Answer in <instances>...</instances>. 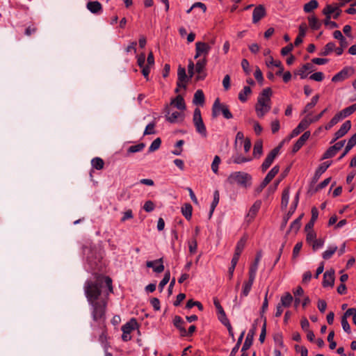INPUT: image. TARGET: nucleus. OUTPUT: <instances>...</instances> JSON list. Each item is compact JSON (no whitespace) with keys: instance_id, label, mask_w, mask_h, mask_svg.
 <instances>
[{"instance_id":"obj_1","label":"nucleus","mask_w":356,"mask_h":356,"mask_svg":"<svg viewBox=\"0 0 356 356\" xmlns=\"http://www.w3.org/2000/svg\"><path fill=\"white\" fill-rule=\"evenodd\" d=\"M84 292L94 322L91 327L93 330H99V341L104 344L106 341L105 322L107 298L109 293L113 292L112 280L109 277L99 276L95 280H88L84 284Z\"/></svg>"},{"instance_id":"obj_2","label":"nucleus","mask_w":356,"mask_h":356,"mask_svg":"<svg viewBox=\"0 0 356 356\" xmlns=\"http://www.w3.org/2000/svg\"><path fill=\"white\" fill-rule=\"evenodd\" d=\"M252 177L250 175L244 172H235L232 173L227 178V181L230 184H238L243 187H248L250 185Z\"/></svg>"},{"instance_id":"obj_3","label":"nucleus","mask_w":356,"mask_h":356,"mask_svg":"<svg viewBox=\"0 0 356 356\" xmlns=\"http://www.w3.org/2000/svg\"><path fill=\"white\" fill-rule=\"evenodd\" d=\"M167 120L171 122H176L178 114V95L167 105L164 111Z\"/></svg>"},{"instance_id":"obj_4","label":"nucleus","mask_w":356,"mask_h":356,"mask_svg":"<svg viewBox=\"0 0 356 356\" xmlns=\"http://www.w3.org/2000/svg\"><path fill=\"white\" fill-rule=\"evenodd\" d=\"M220 113H222L225 118L231 119L233 118L232 113L227 105L222 104L220 102L219 99H216L212 107V115L216 118Z\"/></svg>"},{"instance_id":"obj_5","label":"nucleus","mask_w":356,"mask_h":356,"mask_svg":"<svg viewBox=\"0 0 356 356\" xmlns=\"http://www.w3.org/2000/svg\"><path fill=\"white\" fill-rule=\"evenodd\" d=\"M272 90L270 88H266L263 90L257 98V103L256 104L255 108H266L270 109V96Z\"/></svg>"},{"instance_id":"obj_6","label":"nucleus","mask_w":356,"mask_h":356,"mask_svg":"<svg viewBox=\"0 0 356 356\" xmlns=\"http://www.w3.org/2000/svg\"><path fill=\"white\" fill-rule=\"evenodd\" d=\"M193 121L195 127L196 131L203 137H207V132L206 127L203 122L201 111L199 108H195L193 113Z\"/></svg>"},{"instance_id":"obj_7","label":"nucleus","mask_w":356,"mask_h":356,"mask_svg":"<svg viewBox=\"0 0 356 356\" xmlns=\"http://www.w3.org/2000/svg\"><path fill=\"white\" fill-rule=\"evenodd\" d=\"M279 170V166L275 165L268 172L266 177L264 179V180L259 185V186L257 188V193H261L263 191V189L270 182V181L278 173Z\"/></svg>"},{"instance_id":"obj_8","label":"nucleus","mask_w":356,"mask_h":356,"mask_svg":"<svg viewBox=\"0 0 356 356\" xmlns=\"http://www.w3.org/2000/svg\"><path fill=\"white\" fill-rule=\"evenodd\" d=\"M258 319L255 320L254 324L252 325V328L249 330L246 336L245 342L242 346L243 350H248L252 345L254 336L256 333L257 325L258 323Z\"/></svg>"},{"instance_id":"obj_9","label":"nucleus","mask_w":356,"mask_h":356,"mask_svg":"<svg viewBox=\"0 0 356 356\" xmlns=\"http://www.w3.org/2000/svg\"><path fill=\"white\" fill-rule=\"evenodd\" d=\"M280 152V147H275L272 149L270 153L267 155L266 159L261 165V170L265 172L273 163L274 159L278 155Z\"/></svg>"},{"instance_id":"obj_10","label":"nucleus","mask_w":356,"mask_h":356,"mask_svg":"<svg viewBox=\"0 0 356 356\" xmlns=\"http://www.w3.org/2000/svg\"><path fill=\"white\" fill-rule=\"evenodd\" d=\"M353 72V69L350 67H346L339 72L336 74L332 79L333 82H339L349 77Z\"/></svg>"},{"instance_id":"obj_11","label":"nucleus","mask_w":356,"mask_h":356,"mask_svg":"<svg viewBox=\"0 0 356 356\" xmlns=\"http://www.w3.org/2000/svg\"><path fill=\"white\" fill-rule=\"evenodd\" d=\"M299 194H300L299 192H298L296 193V196L294 197L293 204L291 206L290 210L289 211V212L286 214V216L284 217L283 222H282V223L281 225V229H283L286 227V224L288 222L289 219L291 218V216L293 215V213L295 212V211L296 209V207H297L298 202H299Z\"/></svg>"},{"instance_id":"obj_12","label":"nucleus","mask_w":356,"mask_h":356,"mask_svg":"<svg viewBox=\"0 0 356 356\" xmlns=\"http://www.w3.org/2000/svg\"><path fill=\"white\" fill-rule=\"evenodd\" d=\"M266 15L265 8L263 5L257 6L252 13V22L256 24L259 22Z\"/></svg>"},{"instance_id":"obj_13","label":"nucleus","mask_w":356,"mask_h":356,"mask_svg":"<svg viewBox=\"0 0 356 356\" xmlns=\"http://www.w3.org/2000/svg\"><path fill=\"white\" fill-rule=\"evenodd\" d=\"M334 284V270H327L323 275V286L332 287Z\"/></svg>"},{"instance_id":"obj_14","label":"nucleus","mask_w":356,"mask_h":356,"mask_svg":"<svg viewBox=\"0 0 356 356\" xmlns=\"http://www.w3.org/2000/svg\"><path fill=\"white\" fill-rule=\"evenodd\" d=\"M331 163L332 161H325L320 165L315 172L314 176L312 179V183H316L319 179L321 175L327 170Z\"/></svg>"},{"instance_id":"obj_15","label":"nucleus","mask_w":356,"mask_h":356,"mask_svg":"<svg viewBox=\"0 0 356 356\" xmlns=\"http://www.w3.org/2000/svg\"><path fill=\"white\" fill-rule=\"evenodd\" d=\"M146 266L148 268H152L154 272L158 273L163 272L164 270L162 259L147 261Z\"/></svg>"},{"instance_id":"obj_16","label":"nucleus","mask_w":356,"mask_h":356,"mask_svg":"<svg viewBox=\"0 0 356 356\" xmlns=\"http://www.w3.org/2000/svg\"><path fill=\"white\" fill-rule=\"evenodd\" d=\"M310 136V131H305L296 141L293 147V152H297L305 144V143L308 140Z\"/></svg>"},{"instance_id":"obj_17","label":"nucleus","mask_w":356,"mask_h":356,"mask_svg":"<svg viewBox=\"0 0 356 356\" xmlns=\"http://www.w3.org/2000/svg\"><path fill=\"white\" fill-rule=\"evenodd\" d=\"M185 322L179 317V335L182 337L191 336L196 330V327L193 325H191L188 330H186L184 326Z\"/></svg>"},{"instance_id":"obj_18","label":"nucleus","mask_w":356,"mask_h":356,"mask_svg":"<svg viewBox=\"0 0 356 356\" xmlns=\"http://www.w3.org/2000/svg\"><path fill=\"white\" fill-rule=\"evenodd\" d=\"M86 8L93 14L99 15L102 13V5L97 1H88Z\"/></svg>"},{"instance_id":"obj_19","label":"nucleus","mask_w":356,"mask_h":356,"mask_svg":"<svg viewBox=\"0 0 356 356\" xmlns=\"http://www.w3.org/2000/svg\"><path fill=\"white\" fill-rule=\"evenodd\" d=\"M256 275L254 274V270L252 271V273H249V280L248 282H245L243 285V291L241 295L243 296H247L252 288V286L253 284V282L254 281Z\"/></svg>"},{"instance_id":"obj_20","label":"nucleus","mask_w":356,"mask_h":356,"mask_svg":"<svg viewBox=\"0 0 356 356\" xmlns=\"http://www.w3.org/2000/svg\"><path fill=\"white\" fill-rule=\"evenodd\" d=\"M195 46H196L195 58H197L202 54H204L205 55H207L209 54V51L210 50V47L207 43L202 42H196Z\"/></svg>"},{"instance_id":"obj_21","label":"nucleus","mask_w":356,"mask_h":356,"mask_svg":"<svg viewBox=\"0 0 356 356\" xmlns=\"http://www.w3.org/2000/svg\"><path fill=\"white\" fill-rule=\"evenodd\" d=\"M310 122L309 121L308 118H305L303 120L300 121L299 124L292 131V135L293 136H298L300 132L305 130L309 125Z\"/></svg>"},{"instance_id":"obj_22","label":"nucleus","mask_w":356,"mask_h":356,"mask_svg":"<svg viewBox=\"0 0 356 356\" xmlns=\"http://www.w3.org/2000/svg\"><path fill=\"white\" fill-rule=\"evenodd\" d=\"M314 70V66L312 63H305L300 69L295 72L296 74L300 75L301 79H305L307 76V71L312 72Z\"/></svg>"},{"instance_id":"obj_23","label":"nucleus","mask_w":356,"mask_h":356,"mask_svg":"<svg viewBox=\"0 0 356 356\" xmlns=\"http://www.w3.org/2000/svg\"><path fill=\"white\" fill-rule=\"evenodd\" d=\"M138 323L135 318H131L129 322L122 325V331L125 334H130L134 330L138 328Z\"/></svg>"},{"instance_id":"obj_24","label":"nucleus","mask_w":356,"mask_h":356,"mask_svg":"<svg viewBox=\"0 0 356 356\" xmlns=\"http://www.w3.org/2000/svg\"><path fill=\"white\" fill-rule=\"evenodd\" d=\"M351 128V122L350 120L346 121L340 127V129L335 133L336 138H340L344 136Z\"/></svg>"},{"instance_id":"obj_25","label":"nucleus","mask_w":356,"mask_h":356,"mask_svg":"<svg viewBox=\"0 0 356 356\" xmlns=\"http://www.w3.org/2000/svg\"><path fill=\"white\" fill-rule=\"evenodd\" d=\"M318 211L316 207H313L312 209V218L309 222L305 225V231L312 229L314 227V222L318 218Z\"/></svg>"},{"instance_id":"obj_26","label":"nucleus","mask_w":356,"mask_h":356,"mask_svg":"<svg viewBox=\"0 0 356 356\" xmlns=\"http://www.w3.org/2000/svg\"><path fill=\"white\" fill-rule=\"evenodd\" d=\"M309 27L314 30H318L321 26V21L314 15H311L307 17Z\"/></svg>"},{"instance_id":"obj_27","label":"nucleus","mask_w":356,"mask_h":356,"mask_svg":"<svg viewBox=\"0 0 356 356\" xmlns=\"http://www.w3.org/2000/svg\"><path fill=\"white\" fill-rule=\"evenodd\" d=\"M204 95L202 90H197L195 94L193 102L195 105L202 106L204 103Z\"/></svg>"},{"instance_id":"obj_28","label":"nucleus","mask_w":356,"mask_h":356,"mask_svg":"<svg viewBox=\"0 0 356 356\" xmlns=\"http://www.w3.org/2000/svg\"><path fill=\"white\" fill-rule=\"evenodd\" d=\"M207 60L205 58L200 59L197 60L196 65H195V70L196 72L199 74L198 79H203L204 78V75H202V73L204 70V68L206 65Z\"/></svg>"},{"instance_id":"obj_29","label":"nucleus","mask_w":356,"mask_h":356,"mask_svg":"<svg viewBox=\"0 0 356 356\" xmlns=\"http://www.w3.org/2000/svg\"><path fill=\"white\" fill-rule=\"evenodd\" d=\"M355 145H356V137H353L352 136L351 138L348 140V143L345 147L343 152L338 158V160L342 159Z\"/></svg>"},{"instance_id":"obj_30","label":"nucleus","mask_w":356,"mask_h":356,"mask_svg":"<svg viewBox=\"0 0 356 356\" xmlns=\"http://www.w3.org/2000/svg\"><path fill=\"white\" fill-rule=\"evenodd\" d=\"M293 300V298L291 294L286 292L284 296L281 297L280 304L284 307H289Z\"/></svg>"},{"instance_id":"obj_31","label":"nucleus","mask_w":356,"mask_h":356,"mask_svg":"<svg viewBox=\"0 0 356 356\" xmlns=\"http://www.w3.org/2000/svg\"><path fill=\"white\" fill-rule=\"evenodd\" d=\"M252 93V90L249 86H245L238 93V99L241 102H245L248 99L247 97Z\"/></svg>"},{"instance_id":"obj_32","label":"nucleus","mask_w":356,"mask_h":356,"mask_svg":"<svg viewBox=\"0 0 356 356\" xmlns=\"http://www.w3.org/2000/svg\"><path fill=\"white\" fill-rule=\"evenodd\" d=\"M263 153L262 140H258L255 142L253 149V155L254 157H259Z\"/></svg>"},{"instance_id":"obj_33","label":"nucleus","mask_w":356,"mask_h":356,"mask_svg":"<svg viewBox=\"0 0 356 356\" xmlns=\"http://www.w3.org/2000/svg\"><path fill=\"white\" fill-rule=\"evenodd\" d=\"M355 111H356V103L347 107V108H345L344 109L339 111V113L341 114L342 119H343V118L349 116L350 115H351Z\"/></svg>"},{"instance_id":"obj_34","label":"nucleus","mask_w":356,"mask_h":356,"mask_svg":"<svg viewBox=\"0 0 356 356\" xmlns=\"http://www.w3.org/2000/svg\"><path fill=\"white\" fill-rule=\"evenodd\" d=\"M193 207L191 204L186 203L181 207V213L183 216L187 219L190 220L192 216Z\"/></svg>"},{"instance_id":"obj_35","label":"nucleus","mask_w":356,"mask_h":356,"mask_svg":"<svg viewBox=\"0 0 356 356\" xmlns=\"http://www.w3.org/2000/svg\"><path fill=\"white\" fill-rule=\"evenodd\" d=\"M319 95H314L312 99H311V102L307 103L302 111V113H307L310 109H312V108H314L316 104L318 103V99H319Z\"/></svg>"},{"instance_id":"obj_36","label":"nucleus","mask_w":356,"mask_h":356,"mask_svg":"<svg viewBox=\"0 0 356 356\" xmlns=\"http://www.w3.org/2000/svg\"><path fill=\"white\" fill-rule=\"evenodd\" d=\"M289 200V188H286L282 195V202L281 207L282 209H284L287 207L288 203Z\"/></svg>"},{"instance_id":"obj_37","label":"nucleus","mask_w":356,"mask_h":356,"mask_svg":"<svg viewBox=\"0 0 356 356\" xmlns=\"http://www.w3.org/2000/svg\"><path fill=\"white\" fill-rule=\"evenodd\" d=\"M261 257H262L261 252H258L256 255L254 263L250 267L249 273H252V271L254 270V274L256 275L257 269H258V265L261 259Z\"/></svg>"},{"instance_id":"obj_38","label":"nucleus","mask_w":356,"mask_h":356,"mask_svg":"<svg viewBox=\"0 0 356 356\" xmlns=\"http://www.w3.org/2000/svg\"><path fill=\"white\" fill-rule=\"evenodd\" d=\"M261 205V202L260 200L256 201L253 204V205L251 207V208L250 209L248 216L249 217H250L251 218H253L255 216V215L257 214V213L258 212L259 209H260Z\"/></svg>"},{"instance_id":"obj_39","label":"nucleus","mask_w":356,"mask_h":356,"mask_svg":"<svg viewBox=\"0 0 356 356\" xmlns=\"http://www.w3.org/2000/svg\"><path fill=\"white\" fill-rule=\"evenodd\" d=\"M318 3L316 0H311L304 6V11L305 13H310L314 9L317 8Z\"/></svg>"},{"instance_id":"obj_40","label":"nucleus","mask_w":356,"mask_h":356,"mask_svg":"<svg viewBox=\"0 0 356 356\" xmlns=\"http://www.w3.org/2000/svg\"><path fill=\"white\" fill-rule=\"evenodd\" d=\"M335 49V44L332 42H328L323 48V51L320 53L321 56H326L332 52Z\"/></svg>"},{"instance_id":"obj_41","label":"nucleus","mask_w":356,"mask_h":356,"mask_svg":"<svg viewBox=\"0 0 356 356\" xmlns=\"http://www.w3.org/2000/svg\"><path fill=\"white\" fill-rule=\"evenodd\" d=\"M91 165L96 170H102L104 168V161L99 157H95L92 159Z\"/></svg>"},{"instance_id":"obj_42","label":"nucleus","mask_w":356,"mask_h":356,"mask_svg":"<svg viewBox=\"0 0 356 356\" xmlns=\"http://www.w3.org/2000/svg\"><path fill=\"white\" fill-rule=\"evenodd\" d=\"M302 216L303 214H301L298 218L292 222L290 225L289 231H293L295 233H296L299 230L301 225V219Z\"/></svg>"},{"instance_id":"obj_43","label":"nucleus","mask_w":356,"mask_h":356,"mask_svg":"<svg viewBox=\"0 0 356 356\" xmlns=\"http://www.w3.org/2000/svg\"><path fill=\"white\" fill-rule=\"evenodd\" d=\"M342 120L341 114L337 113L331 120L325 125V128L326 130L330 129L333 126L337 124L340 120Z\"/></svg>"},{"instance_id":"obj_44","label":"nucleus","mask_w":356,"mask_h":356,"mask_svg":"<svg viewBox=\"0 0 356 356\" xmlns=\"http://www.w3.org/2000/svg\"><path fill=\"white\" fill-rule=\"evenodd\" d=\"M191 78L187 76L186 70L184 67H179V90L181 89V85L184 83H186Z\"/></svg>"},{"instance_id":"obj_45","label":"nucleus","mask_w":356,"mask_h":356,"mask_svg":"<svg viewBox=\"0 0 356 356\" xmlns=\"http://www.w3.org/2000/svg\"><path fill=\"white\" fill-rule=\"evenodd\" d=\"M337 250V246L336 245H332V246H330L329 247V248L325 250L323 254H322V257L324 259H330L332 255L335 253V252Z\"/></svg>"},{"instance_id":"obj_46","label":"nucleus","mask_w":356,"mask_h":356,"mask_svg":"<svg viewBox=\"0 0 356 356\" xmlns=\"http://www.w3.org/2000/svg\"><path fill=\"white\" fill-rule=\"evenodd\" d=\"M246 241H247V237L245 236H244L238 241L236 246V249H235L236 253H238L239 254H241L243 248H245Z\"/></svg>"},{"instance_id":"obj_47","label":"nucleus","mask_w":356,"mask_h":356,"mask_svg":"<svg viewBox=\"0 0 356 356\" xmlns=\"http://www.w3.org/2000/svg\"><path fill=\"white\" fill-rule=\"evenodd\" d=\"M145 143H140L138 145L130 146L127 149V152L128 153L139 152H141L145 148Z\"/></svg>"},{"instance_id":"obj_48","label":"nucleus","mask_w":356,"mask_h":356,"mask_svg":"<svg viewBox=\"0 0 356 356\" xmlns=\"http://www.w3.org/2000/svg\"><path fill=\"white\" fill-rule=\"evenodd\" d=\"M161 144V140L160 138H156L150 145L148 149L149 152H153L157 150Z\"/></svg>"},{"instance_id":"obj_49","label":"nucleus","mask_w":356,"mask_h":356,"mask_svg":"<svg viewBox=\"0 0 356 356\" xmlns=\"http://www.w3.org/2000/svg\"><path fill=\"white\" fill-rule=\"evenodd\" d=\"M325 243L324 238L316 239L311 245L314 251H316L323 248Z\"/></svg>"},{"instance_id":"obj_50","label":"nucleus","mask_w":356,"mask_h":356,"mask_svg":"<svg viewBox=\"0 0 356 356\" xmlns=\"http://www.w3.org/2000/svg\"><path fill=\"white\" fill-rule=\"evenodd\" d=\"M233 162L234 163L241 164L245 162L250 161L251 160L250 158H246L241 155H235L232 156Z\"/></svg>"},{"instance_id":"obj_51","label":"nucleus","mask_w":356,"mask_h":356,"mask_svg":"<svg viewBox=\"0 0 356 356\" xmlns=\"http://www.w3.org/2000/svg\"><path fill=\"white\" fill-rule=\"evenodd\" d=\"M337 154V152L335 150H334L331 146L325 152L321 159L323 160V159L332 158Z\"/></svg>"},{"instance_id":"obj_52","label":"nucleus","mask_w":356,"mask_h":356,"mask_svg":"<svg viewBox=\"0 0 356 356\" xmlns=\"http://www.w3.org/2000/svg\"><path fill=\"white\" fill-rule=\"evenodd\" d=\"M306 232H307L306 241L307 243L312 244L316 239V234L312 229Z\"/></svg>"},{"instance_id":"obj_53","label":"nucleus","mask_w":356,"mask_h":356,"mask_svg":"<svg viewBox=\"0 0 356 356\" xmlns=\"http://www.w3.org/2000/svg\"><path fill=\"white\" fill-rule=\"evenodd\" d=\"M170 279V272H166L163 280L160 282L159 284V288L161 291L163 290V287L168 284Z\"/></svg>"},{"instance_id":"obj_54","label":"nucleus","mask_w":356,"mask_h":356,"mask_svg":"<svg viewBox=\"0 0 356 356\" xmlns=\"http://www.w3.org/2000/svg\"><path fill=\"white\" fill-rule=\"evenodd\" d=\"M266 335V318H264V321L262 325L261 331L259 336V341L264 343Z\"/></svg>"},{"instance_id":"obj_55","label":"nucleus","mask_w":356,"mask_h":356,"mask_svg":"<svg viewBox=\"0 0 356 356\" xmlns=\"http://www.w3.org/2000/svg\"><path fill=\"white\" fill-rule=\"evenodd\" d=\"M154 127H155L154 122H151V123L148 124L145 127L143 135L146 136V135H150V134H155Z\"/></svg>"},{"instance_id":"obj_56","label":"nucleus","mask_w":356,"mask_h":356,"mask_svg":"<svg viewBox=\"0 0 356 356\" xmlns=\"http://www.w3.org/2000/svg\"><path fill=\"white\" fill-rule=\"evenodd\" d=\"M220 163V159L218 156H215L213 161L211 163V170L214 173H217L218 171V165Z\"/></svg>"},{"instance_id":"obj_57","label":"nucleus","mask_w":356,"mask_h":356,"mask_svg":"<svg viewBox=\"0 0 356 356\" xmlns=\"http://www.w3.org/2000/svg\"><path fill=\"white\" fill-rule=\"evenodd\" d=\"M337 10V8H334L331 5H327L326 7L323 9V13L327 17V16H331L332 13H334Z\"/></svg>"},{"instance_id":"obj_58","label":"nucleus","mask_w":356,"mask_h":356,"mask_svg":"<svg viewBox=\"0 0 356 356\" xmlns=\"http://www.w3.org/2000/svg\"><path fill=\"white\" fill-rule=\"evenodd\" d=\"M302 247V242H298L296 244V245L294 246L293 250V255H292L293 259H296L298 256Z\"/></svg>"},{"instance_id":"obj_59","label":"nucleus","mask_w":356,"mask_h":356,"mask_svg":"<svg viewBox=\"0 0 356 356\" xmlns=\"http://www.w3.org/2000/svg\"><path fill=\"white\" fill-rule=\"evenodd\" d=\"M219 199H220L219 191L218 190H216L213 193V200L211 204V206L212 207V210H215V208L216 207V206L218 205V204L219 202Z\"/></svg>"},{"instance_id":"obj_60","label":"nucleus","mask_w":356,"mask_h":356,"mask_svg":"<svg viewBox=\"0 0 356 356\" xmlns=\"http://www.w3.org/2000/svg\"><path fill=\"white\" fill-rule=\"evenodd\" d=\"M309 79L316 81H321L324 79V74L321 72H315L309 76Z\"/></svg>"},{"instance_id":"obj_61","label":"nucleus","mask_w":356,"mask_h":356,"mask_svg":"<svg viewBox=\"0 0 356 356\" xmlns=\"http://www.w3.org/2000/svg\"><path fill=\"white\" fill-rule=\"evenodd\" d=\"M274 341L275 343L278 345L280 347L284 346V342H283V338L282 334L280 333H277L274 335Z\"/></svg>"},{"instance_id":"obj_62","label":"nucleus","mask_w":356,"mask_h":356,"mask_svg":"<svg viewBox=\"0 0 356 356\" xmlns=\"http://www.w3.org/2000/svg\"><path fill=\"white\" fill-rule=\"evenodd\" d=\"M241 67L246 74H250V64L247 59L244 58L242 60Z\"/></svg>"},{"instance_id":"obj_63","label":"nucleus","mask_w":356,"mask_h":356,"mask_svg":"<svg viewBox=\"0 0 356 356\" xmlns=\"http://www.w3.org/2000/svg\"><path fill=\"white\" fill-rule=\"evenodd\" d=\"M331 16H327L324 20V24L325 26H328L330 29H335L339 26V25L335 22L330 20Z\"/></svg>"},{"instance_id":"obj_64","label":"nucleus","mask_w":356,"mask_h":356,"mask_svg":"<svg viewBox=\"0 0 356 356\" xmlns=\"http://www.w3.org/2000/svg\"><path fill=\"white\" fill-rule=\"evenodd\" d=\"M188 248L191 253H195L197 249V241L195 238H192L188 241Z\"/></svg>"}]
</instances>
